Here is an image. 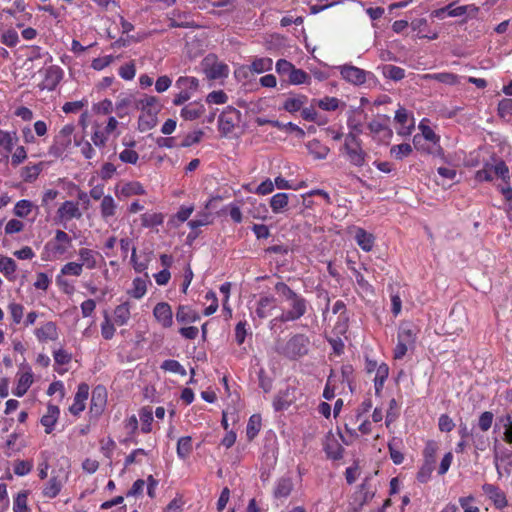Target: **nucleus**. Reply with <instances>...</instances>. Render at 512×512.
Wrapping results in <instances>:
<instances>
[{
    "instance_id": "obj_9",
    "label": "nucleus",
    "mask_w": 512,
    "mask_h": 512,
    "mask_svg": "<svg viewBox=\"0 0 512 512\" xmlns=\"http://www.w3.org/2000/svg\"><path fill=\"white\" fill-rule=\"evenodd\" d=\"M44 79L38 85L41 90H54L63 78V70L59 66H49L44 71Z\"/></svg>"
},
{
    "instance_id": "obj_17",
    "label": "nucleus",
    "mask_w": 512,
    "mask_h": 512,
    "mask_svg": "<svg viewBox=\"0 0 512 512\" xmlns=\"http://www.w3.org/2000/svg\"><path fill=\"white\" fill-rule=\"evenodd\" d=\"M383 121L373 120L368 124V128L371 133L379 135L382 139H390L392 137V130L389 128L387 122L389 117L382 116Z\"/></svg>"
},
{
    "instance_id": "obj_34",
    "label": "nucleus",
    "mask_w": 512,
    "mask_h": 512,
    "mask_svg": "<svg viewBox=\"0 0 512 512\" xmlns=\"http://www.w3.org/2000/svg\"><path fill=\"white\" fill-rule=\"evenodd\" d=\"M492 173L499 177L505 184L510 182V172L507 164L499 159L495 164H491Z\"/></svg>"
},
{
    "instance_id": "obj_53",
    "label": "nucleus",
    "mask_w": 512,
    "mask_h": 512,
    "mask_svg": "<svg viewBox=\"0 0 512 512\" xmlns=\"http://www.w3.org/2000/svg\"><path fill=\"white\" fill-rule=\"evenodd\" d=\"M398 339L408 344H413L415 341V332L409 325H402L398 332Z\"/></svg>"
},
{
    "instance_id": "obj_12",
    "label": "nucleus",
    "mask_w": 512,
    "mask_h": 512,
    "mask_svg": "<svg viewBox=\"0 0 512 512\" xmlns=\"http://www.w3.org/2000/svg\"><path fill=\"white\" fill-rule=\"evenodd\" d=\"M155 319L164 328H169L173 324V312L171 306L166 302H159L153 309Z\"/></svg>"
},
{
    "instance_id": "obj_48",
    "label": "nucleus",
    "mask_w": 512,
    "mask_h": 512,
    "mask_svg": "<svg viewBox=\"0 0 512 512\" xmlns=\"http://www.w3.org/2000/svg\"><path fill=\"white\" fill-rule=\"evenodd\" d=\"M27 498H28L27 491L19 492L14 499L13 511L14 512H28L29 509L27 506Z\"/></svg>"
},
{
    "instance_id": "obj_25",
    "label": "nucleus",
    "mask_w": 512,
    "mask_h": 512,
    "mask_svg": "<svg viewBox=\"0 0 512 512\" xmlns=\"http://www.w3.org/2000/svg\"><path fill=\"white\" fill-rule=\"evenodd\" d=\"M349 162L357 167H361L365 164L366 159V153L362 149V146L359 145L358 147H346L344 148Z\"/></svg>"
},
{
    "instance_id": "obj_62",
    "label": "nucleus",
    "mask_w": 512,
    "mask_h": 512,
    "mask_svg": "<svg viewBox=\"0 0 512 512\" xmlns=\"http://www.w3.org/2000/svg\"><path fill=\"white\" fill-rule=\"evenodd\" d=\"M228 100V96L222 90L212 91L207 95L206 101L214 104H225Z\"/></svg>"
},
{
    "instance_id": "obj_50",
    "label": "nucleus",
    "mask_w": 512,
    "mask_h": 512,
    "mask_svg": "<svg viewBox=\"0 0 512 512\" xmlns=\"http://www.w3.org/2000/svg\"><path fill=\"white\" fill-rule=\"evenodd\" d=\"M309 78H310L309 75L305 71H303L301 69H296L295 67H293V69L291 70V72L288 76L289 82L294 85L303 84Z\"/></svg>"
},
{
    "instance_id": "obj_42",
    "label": "nucleus",
    "mask_w": 512,
    "mask_h": 512,
    "mask_svg": "<svg viewBox=\"0 0 512 512\" xmlns=\"http://www.w3.org/2000/svg\"><path fill=\"white\" fill-rule=\"evenodd\" d=\"M383 75L394 81L402 80L405 77V70L394 65H385L383 67Z\"/></svg>"
},
{
    "instance_id": "obj_3",
    "label": "nucleus",
    "mask_w": 512,
    "mask_h": 512,
    "mask_svg": "<svg viewBox=\"0 0 512 512\" xmlns=\"http://www.w3.org/2000/svg\"><path fill=\"white\" fill-rule=\"evenodd\" d=\"M308 338L303 334H296L292 336L282 347H277V351L290 358L295 359L305 355L308 351Z\"/></svg>"
},
{
    "instance_id": "obj_38",
    "label": "nucleus",
    "mask_w": 512,
    "mask_h": 512,
    "mask_svg": "<svg viewBox=\"0 0 512 512\" xmlns=\"http://www.w3.org/2000/svg\"><path fill=\"white\" fill-rule=\"evenodd\" d=\"M130 318L129 303L125 302L118 305L114 310L115 323L119 326L125 325Z\"/></svg>"
},
{
    "instance_id": "obj_55",
    "label": "nucleus",
    "mask_w": 512,
    "mask_h": 512,
    "mask_svg": "<svg viewBox=\"0 0 512 512\" xmlns=\"http://www.w3.org/2000/svg\"><path fill=\"white\" fill-rule=\"evenodd\" d=\"M161 368L165 371H169L172 373H177V374H180L183 376L186 375L185 368L176 360H172V359L165 360L162 363Z\"/></svg>"
},
{
    "instance_id": "obj_27",
    "label": "nucleus",
    "mask_w": 512,
    "mask_h": 512,
    "mask_svg": "<svg viewBox=\"0 0 512 512\" xmlns=\"http://www.w3.org/2000/svg\"><path fill=\"white\" fill-rule=\"evenodd\" d=\"M355 241L357 244L366 252L372 250L374 245V236L371 233L366 232L362 228H357L355 234Z\"/></svg>"
},
{
    "instance_id": "obj_4",
    "label": "nucleus",
    "mask_w": 512,
    "mask_h": 512,
    "mask_svg": "<svg viewBox=\"0 0 512 512\" xmlns=\"http://www.w3.org/2000/svg\"><path fill=\"white\" fill-rule=\"evenodd\" d=\"M74 126L67 124L61 128L57 135H55L52 145L49 147L48 154L53 157H61L72 142V134Z\"/></svg>"
},
{
    "instance_id": "obj_24",
    "label": "nucleus",
    "mask_w": 512,
    "mask_h": 512,
    "mask_svg": "<svg viewBox=\"0 0 512 512\" xmlns=\"http://www.w3.org/2000/svg\"><path fill=\"white\" fill-rule=\"evenodd\" d=\"M324 451L328 458L339 460L343 457L344 448L334 437H328L324 444Z\"/></svg>"
},
{
    "instance_id": "obj_61",
    "label": "nucleus",
    "mask_w": 512,
    "mask_h": 512,
    "mask_svg": "<svg viewBox=\"0 0 512 512\" xmlns=\"http://www.w3.org/2000/svg\"><path fill=\"white\" fill-rule=\"evenodd\" d=\"M136 68L134 62H129L119 68V75L124 80H132L135 77Z\"/></svg>"
},
{
    "instance_id": "obj_41",
    "label": "nucleus",
    "mask_w": 512,
    "mask_h": 512,
    "mask_svg": "<svg viewBox=\"0 0 512 512\" xmlns=\"http://www.w3.org/2000/svg\"><path fill=\"white\" fill-rule=\"evenodd\" d=\"M176 450L179 458L186 459L192 452V438L190 436L179 438Z\"/></svg>"
},
{
    "instance_id": "obj_46",
    "label": "nucleus",
    "mask_w": 512,
    "mask_h": 512,
    "mask_svg": "<svg viewBox=\"0 0 512 512\" xmlns=\"http://www.w3.org/2000/svg\"><path fill=\"white\" fill-rule=\"evenodd\" d=\"M42 171V163L26 166L22 171V178L26 182L34 181Z\"/></svg>"
},
{
    "instance_id": "obj_59",
    "label": "nucleus",
    "mask_w": 512,
    "mask_h": 512,
    "mask_svg": "<svg viewBox=\"0 0 512 512\" xmlns=\"http://www.w3.org/2000/svg\"><path fill=\"white\" fill-rule=\"evenodd\" d=\"M494 415L490 411H485L479 416L478 426L481 431H488L493 423Z\"/></svg>"
},
{
    "instance_id": "obj_20",
    "label": "nucleus",
    "mask_w": 512,
    "mask_h": 512,
    "mask_svg": "<svg viewBox=\"0 0 512 512\" xmlns=\"http://www.w3.org/2000/svg\"><path fill=\"white\" fill-rule=\"evenodd\" d=\"M307 102L308 98L306 95L294 94L286 98L283 103V109L289 113H296L301 111Z\"/></svg>"
},
{
    "instance_id": "obj_32",
    "label": "nucleus",
    "mask_w": 512,
    "mask_h": 512,
    "mask_svg": "<svg viewBox=\"0 0 512 512\" xmlns=\"http://www.w3.org/2000/svg\"><path fill=\"white\" fill-rule=\"evenodd\" d=\"M33 383V375L31 372H25L21 374V376L18 379L17 386L15 390L13 391L14 395L18 397H22L25 395L27 390L30 388V386Z\"/></svg>"
},
{
    "instance_id": "obj_14",
    "label": "nucleus",
    "mask_w": 512,
    "mask_h": 512,
    "mask_svg": "<svg viewBox=\"0 0 512 512\" xmlns=\"http://www.w3.org/2000/svg\"><path fill=\"white\" fill-rule=\"evenodd\" d=\"M106 404V390L103 386H97L92 391L90 413L98 416L100 415Z\"/></svg>"
},
{
    "instance_id": "obj_31",
    "label": "nucleus",
    "mask_w": 512,
    "mask_h": 512,
    "mask_svg": "<svg viewBox=\"0 0 512 512\" xmlns=\"http://www.w3.org/2000/svg\"><path fill=\"white\" fill-rule=\"evenodd\" d=\"M389 375V367L387 364L382 363L376 369V375L374 378V386L376 395H380L384 383Z\"/></svg>"
},
{
    "instance_id": "obj_43",
    "label": "nucleus",
    "mask_w": 512,
    "mask_h": 512,
    "mask_svg": "<svg viewBox=\"0 0 512 512\" xmlns=\"http://www.w3.org/2000/svg\"><path fill=\"white\" fill-rule=\"evenodd\" d=\"M142 226L154 227L159 226L164 221V216L161 213H144L141 215Z\"/></svg>"
},
{
    "instance_id": "obj_56",
    "label": "nucleus",
    "mask_w": 512,
    "mask_h": 512,
    "mask_svg": "<svg viewBox=\"0 0 512 512\" xmlns=\"http://www.w3.org/2000/svg\"><path fill=\"white\" fill-rule=\"evenodd\" d=\"M147 287L146 282L142 278H135L133 280V289L131 290V296L140 299L146 293Z\"/></svg>"
},
{
    "instance_id": "obj_22",
    "label": "nucleus",
    "mask_w": 512,
    "mask_h": 512,
    "mask_svg": "<svg viewBox=\"0 0 512 512\" xmlns=\"http://www.w3.org/2000/svg\"><path fill=\"white\" fill-rule=\"evenodd\" d=\"M176 320L179 323H192L200 320L197 311L187 305H180L176 312Z\"/></svg>"
},
{
    "instance_id": "obj_60",
    "label": "nucleus",
    "mask_w": 512,
    "mask_h": 512,
    "mask_svg": "<svg viewBox=\"0 0 512 512\" xmlns=\"http://www.w3.org/2000/svg\"><path fill=\"white\" fill-rule=\"evenodd\" d=\"M475 179L479 182H490L493 180V173L490 163H485L484 167L475 173Z\"/></svg>"
},
{
    "instance_id": "obj_39",
    "label": "nucleus",
    "mask_w": 512,
    "mask_h": 512,
    "mask_svg": "<svg viewBox=\"0 0 512 512\" xmlns=\"http://www.w3.org/2000/svg\"><path fill=\"white\" fill-rule=\"evenodd\" d=\"M261 429V416L253 414L246 427V435L249 441L253 440Z\"/></svg>"
},
{
    "instance_id": "obj_37",
    "label": "nucleus",
    "mask_w": 512,
    "mask_h": 512,
    "mask_svg": "<svg viewBox=\"0 0 512 512\" xmlns=\"http://www.w3.org/2000/svg\"><path fill=\"white\" fill-rule=\"evenodd\" d=\"M18 140L19 139L15 131L7 132L0 130V147L4 148L7 152L12 151Z\"/></svg>"
},
{
    "instance_id": "obj_63",
    "label": "nucleus",
    "mask_w": 512,
    "mask_h": 512,
    "mask_svg": "<svg viewBox=\"0 0 512 512\" xmlns=\"http://www.w3.org/2000/svg\"><path fill=\"white\" fill-rule=\"evenodd\" d=\"M204 133L202 130H197L194 132H191L185 136V138L182 141L181 146L182 147H190L196 143H198L201 138L203 137Z\"/></svg>"
},
{
    "instance_id": "obj_33",
    "label": "nucleus",
    "mask_w": 512,
    "mask_h": 512,
    "mask_svg": "<svg viewBox=\"0 0 512 512\" xmlns=\"http://www.w3.org/2000/svg\"><path fill=\"white\" fill-rule=\"evenodd\" d=\"M80 257V263L83 264L87 269H94L97 266L96 255L97 253L88 248H81L78 252Z\"/></svg>"
},
{
    "instance_id": "obj_8",
    "label": "nucleus",
    "mask_w": 512,
    "mask_h": 512,
    "mask_svg": "<svg viewBox=\"0 0 512 512\" xmlns=\"http://www.w3.org/2000/svg\"><path fill=\"white\" fill-rule=\"evenodd\" d=\"M72 239L62 230H57L53 241L45 245V249L53 253L54 256H60L67 252L71 246Z\"/></svg>"
},
{
    "instance_id": "obj_58",
    "label": "nucleus",
    "mask_w": 512,
    "mask_h": 512,
    "mask_svg": "<svg viewBox=\"0 0 512 512\" xmlns=\"http://www.w3.org/2000/svg\"><path fill=\"white\" fill-rule=\"evenodd\" d=\"M83 271V264H79L77 262H69L65 264L62 269L61 273L63 275H73V276H80Z\"/></svg>"
},
{
    "instance_id": "obj_18",
    "label": "nucleus",
    "mask_w": 512,
    "mask_h": 512,
    "mask_svg": "<svg viewBox=\"0 0 512 512\" xmlns=\"http://www.w3.org/2000/svg\"><path fill=\"white\" fill-rule=\"evenodd\" d=\"M395 121L401 125V127L398 129L399 135H409L411 133V130L414 128V120L411 119L409 122V114L407 110L403 107H400L396 113H395Z\"/></svg>"
},
{
    "instance_id": "obj_21",
    "label": "nucleus",
    "mask_w": 512,
    "mask_h": 512,
    "mask_svg": "<svg viewBox=\"0 0 512 512\" xmlns=\"http://www.w3.org/2000/svg\"><path fill=\"white\" fill-rule=\"evenodd\" d=\"M276 299L273 296H262L257 302L255 309L256 315L264 319L270 315L271 311L275 308Z\"/></svg>"
},
{
    "instance_id": "obj_36",
    "label": "nucleus",
    "mask_w": 512,
    "mask_h": 512,
    "mask_svg": "<svg viewBox=\"0 0 512 512\" xmlns=\"http://www.w3.org/2000/svg\"><path fill=\"white\" fill-rule=\"evenodd\" d=\"M289 196L287 193H277L272 196L270 206L274 213L278 214L284 211L288 205Z\"/></svg>"
},
{
    "instance_id": "obj_15",
    "label": "nucleus",
    "mask_w": 512,
    "mask_h": 512,
    "mask_svg": "<svg viewBox=\"0 0 512 512\" xmlns=\"http://www.w3.org/2000/svg\"><path fill=\"white\" fill-rule=\"evenodd\" d=\"M137 99L134 95H125L119 97L115 105V112L119 118H124L129 115L130 108L134 107L137 109Z\"/></svg>"
},
{
    "instance_id": "obj_6",
    "label": "nucleus",
    "mask_w": 512,
    "mask_h": 512,
    "mask_svg": "<svg viewBox=\"0 0 512 512\" xmlns=\"http://www.w3.org/2000/svg\"><path fill=\"white\" fill-rule=\"evenodd\" d=\"M69 471L60 468L57 472L53 471L52 476L43 488V496L47 498H55L60 492L63 485L68 480Z\"/></svg>"
},
{
    "instance_id": "obj_23",
    "label": "nucleus",
    "mask_w": 512,
    "mask_h": 512,
    "mask_svg": "<svg viewBox=\"0 0 512 512\" xmlns=\"http://www.w3.org/2000/svg\"><path fill=\"white\" fill-rule=\"evenodd\" d=\"M293 490V481L290 477L280 478L274 487L273 495L275 498H287Z\"/></svg>"
},
{
    "instance_id": "obj_51",
    "label": "nucleus",
    "mask_w": 512,
    "mask_h": 512,
    "mask_svg": "<svg viewBox=\"0 0 512 512\" xmlns=\"http://www.w3.org/2000/svg\"><path fill=\"white\" fill-rule=\"evenodd\" d=\"M468 7L467 6H458L456 8H452V4H449L448 6L438 9L435 11V15L439 17L442 13L445 11L448 12V15L450 17H459L466 14Z\"/></svg>"
},
{
    "instance_id": "obj_49",
    "label": "nucleus",
    "mask_w": 512,
    "mask_h": 512,
    "mask_svg": "<svg viewBox=\"0 0 512 512\" xmlns=\"http://www.w3.org/2000/svg\"><path fill=\"white\" fill-rule=\"evenodd\" d=\"M391 154L398 160H402L404 157H407L412 152V146L408 143H402L399 145H394L391 150Z\"/></svg>"
},
{
    "instance_id": "obj_11",
    "label": "nucleus",
    "mask_w": 512,
    "mask_h": 512,
    "mask_svg": "<svg viewBox=\"0 0 512 512\" xmlns=\"http://www.w3.org/2000/svg\"><path fill=\"white\" fill-rule=\"evenodd\" d=\"M88 396H89L88 384H86V383L79 384L77 392L74 396V402L69 407V412L74 416L80 415V413L83 412L86 407L85 402L88 399Z\"/></svg>"
},
{
    "instance_id": "obj_35",
    "label": "nucleus",
    "mask_w": 512,
    "mask_h": 512,
    "mask_svg": "<svg viewBox=\"0 0 512 512\" xmlns=\"http://www.w3.org/2000/svg\"><path fill=\"white\" fill-rule=\"evenodd\" d=\"M39 340H54L57 338V328L55 323L47 322L41 328L36 330Z\"/></svg>"
},
{
    "instance_id": "obj_1",
    "label": "nucleus",
    "mask_w": 512,
    "mask_h": 512,
    "mask_svg": "<svg viewBox=\"0 0 512 512\" xmlns=\"http://www.w3.org/2000/svg\"><path fill=\"white\" fill-rule=\"evenodd\" d=\"M274 290L283 301L288 303L289 308L270 321L271 328L277 325V323L297 321L306 314L308 301L292 290L286 283L277 282Z\"/></svg>"
},
{
    "instance_id": "obj_47",
    "label": "nucleus",
    "mask_w": 512,
    "mask_h": 512,
    "mask_svg": "<svg viewBox=\"0 0 512 512\" xmlns=\"http://www.w3.org/2000/svg\"><path fill=\"white\" fill-rule=\"evenodd\" d=\"M322 110L335 111L340 104V100L336 97H324L320 100H313Z\"/></svg>"
},
{
    "instance_id": "obj_10",
    "label": "nucleus",
    "mask_w": 512,
    "mask_h": 512,
    "mask_svg": "<svg viewBox=\"0 0 512 512\" xmlns=\"http://www.w3.org/2000/svg\"><path fill=\"white\" fill-rule=\"evenodd\" d=\"M340 74L346 81L354 85H362L366 82L368 73L353 65H343L340 67Z\"/></svg>"
},
{
    "instance_id": "obj_64",
    "label": "nucleus",
    "mask_w": 512,
    "mask_h": 512,
    "mask_svg": "<svg viewBox=\"0 0 512 512\" xmlns=\"http://www.w3.org/2000/svg\"><path fill=\"white\" fill-rule=\"evenodd\" d=\"M498 113L501 117L512 116V99H502L498 104Z\"/></svg>"
},
{
    "instance_id": "obj_13",
    "label": "nucleus",
    "mask_w": 512,
    "mask_h": 512,
    "mask_svg": "<svg viewBox=\"0 0 512 512\" xmlns=\"http://www.w3.org/2000/svg\"><path fill=\"white\" fill-rule=\"evenodd\" d=\"M482 490L494 503L496 508L502 509L508 505L506 495L499 487L493 484H484Z\"/></svg>"
},
{
    "instance_id": "obj_30",
    "label": "nucleus",
    "mask_w": 512,
    "mask_h": 512,
    "mask_svg": "<svg viewBox=\"0 0 512 512\" xmlns=\"http://www.w3.org/2000/svg\"><path fill=\"white\" fill-rule=\"evenodd\" d=\"M116 210L117 204L113 197L110 195L104 196L100 205L102 218L107 220L108 218L115 216Z\"/></svg>"
},
{
    "instance_id": "obj_54",
    "label": "nucleus",
    "mask_w": 512,
    "mask_h": 512,
    "mask_svg": "<svg viewBox=\"0 0 512 512\" xmlns=\"http://www.w3.org/2000/svg\"><path fill=\"white\" fill-rule=\"evenodd\" d=\"M272 68V59L260 58L256 59L251 64V70L256 73H263L269 71Z\"/></svg>"
},
{
    "instance_id": "obj_2",
    "label": "nucleus",
    "mask_w": 512,
    "mask_h": 512,
    "mask_svg": "<svg viewBox=\"0 0 512 512\" xmlns=\"http://www.w3.org/2000/svg\"><path fill=\"white\" fill-rule=\"evenodd\" d=\"M159 99L155 96L145 95L137 102V109L142 111L138 119V130L146 132L153 129L157 123V115L161 110Z\"/></svg>"
},
{
    "instance_id": "obj_28",
    "label": "nucleus",
    "mask_w": 512,
    "mask_h": 512,
    "mask_svg": "<svg viewBox=\"0 0 512 512\" xmlns=\"http://www.w3.org/2000/svg\"><path fill=\"white\" fill-rule=\"evenodd\" d=\"M205 111L203 104L193 102L189 103L181 110V116L185 120H195L199 118Z\"/></svg>"
},
{
    "instance_id": "obj_40",
    "label": "nucleus",
    "mask_w": 512,
    "mask_h": 512,
    "mask_svg": "<svg viewBox=\"0 0 512 512\" xmlns=\"http://www.w3.org/2000/svg\"><path fill=\"white\" fill-rule=\"evenodd\" d=\"M176 86L182 91L193 92L199 87V80L195 77L182 76L176 81Z\"/></svg>"
},
{
    "instance_id": "obj_52",
    "label": "nucleus",
    "mask_w": 512,
    "mask_h": 512,
    "mask_svg": "<svg viewBox=\"0 0 512 512\" xmlns=\"http://www.w3.org/2000/svg\"><path fill=\"white\" fill-rule=\"evenodd\" d=\"M32 202L29 200H20L16 203L14 207V214L18 217H26L30 214L32 210Z\"/></svg>"
},
{
    "instance_id": "obj_7",
    "label": "nucleus",
    "mask_w": 512,
    "mask_h": 512,
    "mask_svg": "<svg viewBox=\"0 0 512 512\" xmlns=\"http://www.w3.org/2000/svg\"><path fill=\"white\" fill-rule=\"evenodd\" d=\"M202 66L205 75L210 80L225 78L229 73L228 66L223 62L217 61L214 56H207L203 60Z\"/></svg>"
},
{
    "instance_id": "obj_26",
    "label": "nucleus",
    "mask_w": 512,
    "mask_h": 512,
    "mask_svg": "<svg viewBox=\"0 0 512 512\" xmlns=\"http://www.w3.org/2000/svg\"><path fill=\"white\" fill-rule=\"evenodd\" d=\"M306 147L309 153L314 157V159L322 160L325 159L330 151V149L322 144L319 140L313 139L306 144Z\"/></svg>"
},
{
    "instance_id": "obj_5",
    "label": "nucleus",
    "mask_w": 512,
    "mask_h": 512,
    "mask_svg": "<svg viewBox=\"0 0 512 512\" xmlns=\"http://www.w3.org/2000/svg\"><path fill=\"white\" fill-rule=\"evenodd\" d=\"M241 113L234 107L228 106L220 114L218 128L222 136H228L240 123Z\"/></svg>"
},
{
    "instance_id": "obj_57",
    "label": "nucleus",
    "mask_w": 512,
    "mask_h": 512,
    "mask_svg": "<svg viewBox=\"0 0 512 512\" xmlns=\"http://www.w3.org/2000/svg\"><path fill=\"white\" fill-rule=\"evenodd\" d=\"M122 193L126 196L143 195L145 190L139 182H129L123 186Z\"/></svg>"
},
{
    "instance_id": "obj_44",
    "label": "nucleus",
    "mask_w": 512,
    "mask_h": 512,
    "mask_svg": "<svg viewBox=\"0 0 512 512\" xmlns=\"http://www.w3.org/2000/svg\"><path fill=\"white\" fill-rule=\"evenodd\" d=\"M139 417L142 422L141 430L143 433L151 432V424L153 421V413L150 407H144L139 412Z\"/></svg>"
},
{
    "instance_id": "obj_16",
    "label": "nucleus",
    "mask_w": 512,
    "mask_h": 512,
    "mask_svg": "<svg viewBox=\"0 0 512 512\" xmlns=\"http://www.w3.org/2000/svg\"><path fill=\"white\" fill-rule=\"evenodd\" d=\"M57 215L61 221H68L73 218L79 219L82 213L79 210L78 204L73 201H65L59 207Z\"/></svg>"
},
{
    "instance_id": "obj_45",
    "label": "nucleus",
    "mask_w": 512,
    "mask_h": 512,
    "mask_svg": "<svg viewBox=\"0 0 512 512\" xmlns=\"http://www.w3.org/2000/svg\"><path fill=\"white\" fill-rule=\"evenodd\" d=\"M16 263L10 257H1L0 258V271L9 279H12L11 276L16 271Z\"/></svg>"
},
{
    "instance_id": "obj_19",
    "label": "nucleus",
    "mask_w": 512,
    "mask_h": 512,
    "mask_svg": "<svg viewBox=\"0 0 512 512\" xmlns=\"http://www.w3.org/2000/svg\"><path fill=\"white\" fill-rule=\"evenodd\" d=\"M60 409L58 406L48 404L47 413L42 416L41 424L45 427V432L50 434L59 418Z\"/></svg>"
},
{
    "instance_id": "obj_29",
    "label": "nucleus",
    "mask_w": 512,
    "mask_h": 512,
    "mask_svg": "<svg viewBox=\"0 0 512 512\" xmlns=\"http://www.w3.org/2000/svg\"><path fill=\"white\" fill-rule=\"evenodd\" d=\"M423 78L426 80H435L447 85H456L459 83V76L450 72L425 74Z\"/></svg>"
}]
</instances>
